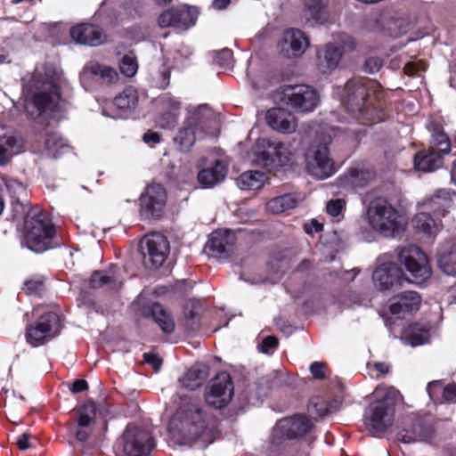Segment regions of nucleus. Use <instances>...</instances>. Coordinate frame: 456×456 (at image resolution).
I'll use <instances>...</instances> for the list:
<instances>
[{
  "label": "nucleus",
  "instance_id": "obj_1",
  "mask_svg": "<svg viewBox=\"0 0 456 456\" xmlns=\"http://www.w3.org/2000/svg\"><path fill=\"white\" fill-rule=\"evenodd\" d=\"M370 85L362 77L349 79L344 85V110L362 124L379 123L389 116L385 93L372 92Z\"/></svg>",
  "mask_w": 456,
  "mask_h": 456
},
{
  "label": "nucleus",
  "instance_id": "obj_2",
  "mask_svg": "<svg viewBox=\"0 0 456 456\" xmlns=\"http://www.w3.org/2000/svg\"><path fill=\"white\" fill-rule=\"evenodd\" d=\"M374 401L365 409L363 422L372 436L383 435L394 422L398 392L393 388L377 387Z\"/></svg>",
  "mask_w": 456,
  "mask_h": 456
},
{
  "label": "nucleus",
  "instance_id": "obj_3",
  "mask_svg": "<svg viewBox=\"0 0 456 456\" xmlns=\"http://www.w3.org/2000/svg\"><path fill=\"white\" fill-rule=\"evenodd\" d=\"M62 243L46 214L37 209H31L27 214L24 221L23 245L39 253Z\"/></svg>",
  "mask_w": 456,
  "mask_h": 456
},
{
  "label": "nucleus",
  "instance_id": "obj_4",
  "mask_svg": "<svg viewBox=\"0 0 456 456\" xmlns=\"http://www.w3.org/2000/svg\"><path fill=\"white\" fill-rule=\"evenodd\" d=\"M367 215L373 230L384 237L395 238L405 232L407 223L404 216L387 199L372 200Z\"/></svg>",
  "mask_w": 456,
  "mask_h": 456
},
{
  "label": "nucleus",
  "instance_id": "obj_5",
  "mask_svg": "<svg viewBox=\"0 0 456 456\" xmlns=\"http://www.w3.org/2000/svg\"><path fill=\"white\" fill-rule=\"evenodd\" d=\"M397 260L407 273H404V281L410 283L422 284L432 274L428 256L418 246L397 248Z\"/></svg>",
  "mask_w": 456,
  "mask_h": 456
},
{
  "label": "nucleus",
  "instance_id": "obj_6",
  "mask_svg": "<svg viewBox=\"0 0 456 456\" xmlns=\"http://www.w3.org/2000/svg\"><path fill=\"white\" fill-rule=\"evenodd\" d=\"M281 102L297 113L313 112L320 103L317 90L308 85L286 86L281 92Z\"/></svg>",
  "mask_w": 456,
  "mask_h": 456
},
{
  "label": "nucleus",
  "instance_id": "obj_7",
  "mask_svg": "<svg viewBox=\"0 0 456 456\" xmlns=\"http://www.w3.org/2000/svg\"><path fill=\"white\" fill-rule=\"evenodd\" d=\"M61 330L60 316L55 312H47L26 329L25 338L33 347L43 346L56 338Z\"/></svg>",
  "mask_w": 456,
  "mask_h": 456
},
{
  "label": "nucleus",
  "instance_id": "obj_8",
  "mask_svg": "<svg viewBox=\"0 0 456 456\" xmlns=\"http://www.w3.org/2000/svg\"><path fill=\"white\" fill-rule=\"evenodd\" d=\"M154 447L155 441L148 431L128 427L115 453L116 456H149Z\"/></svg>",
  "mask_w": 456,
  "mask_h": 456
},
{
  "label": "nucleus",
  "instance_id": "obj_9",
  "mask_svg": "<svg viewBox=\"0 0 456 456\" xmlns=\"http://www.w3.org/2000/svg\"><path fill=\"white\" fill-rule=\"evenodd\" d=\"M167 192L159 183H151L146 186L139 198V213L146 220L159 219L166 208Z\"/></svg>",
  "mask_w": 456,
  "mask_h": 456
},
{
  "label": "nucleus",
  "instance_id": "obj_10",
  "mask_svg": "<svg viewBox=\"0 0 456 456\" xmlns=\"http://www.w3.org/2000/svg\"><path fill=\"white\" fill-rule=\"evenodd\" d=\"M140 248L144 265L153 268L160 267L169 254L167 239L158 232L144 236Z\"/></svg>",
  "mask_w": 456,
  "mask_h": 456
},
{
  "label": "nucleus",
  "instance_id": "obj_11",
  "mask_svg": "<svg viewBox=\"0 0 456 456\" xmlns=\"http://www.w3.org/2000/svg\"><path fill=\"white\" fill-rule=\"evenodd\" d=\"M257 147L263 151L256 153V161L265 167H284L290 163L292 153L289 147L282 142H273L269 140L260 139Z\"/></svg>",
  "mask_w": 456,
  "mask_h": 456
},
{
  "label": "nucleus",
  "instance_id": "obj_12",
  "mask_svg": "<svg viewBox=\"0 0 456 456\" xmlns=\"http://www.w3.org/2000/svg\"><path fill=\"white\" fill-rule=\"evenodd\" d=\"M232 395L233 385L230 375L226 372L217 374L205 391L206 403L216 409L226 406Z\"/></svg>",
  "mask_w": 456,
  "mask_h": 456
},
{
  "label": "nucleus",
  "instance_id": "obj_13",
  "mask_svg": "<svg viewBox=\"0 0 456 456\" xmlns=\"http://www.w3.org/2000/svg\"><path fill=\"white\" fill-rule=\"evenodd\" d=\"M305 159L308 174L317 179H326L335 173L334 162L329 158L325 146L310 148L305 152Z\"/></svg>",
  "mask_w": 456,
  "mask_h": 456
},
{
  "label": "nucleus",
  "instance_id": "obj_14",
  "mask_svg": "<svg viewBox=\"0 0 456 456\" xmlns=\"http://www.w3.org/2000/svg\"><path fill=\"white\" fill-rule=\"evenodd\" d=\"M421 296L413 290H405L394 295L388 300V311L397 319H405L419 310Z\"/></svg>",
  "mask_w": 456,
  "mask_h": 456
},
{
  "label": "nucleus",
  "instance_id": "obj_15",
  "mask_svg": "<svg viewBox=\"0 0 456 456\" xmlns=\"http://www.w3.org/2000/svg\"><path fill=\"white\" fill-rule=\"evenodd\" d=\"M372 280L380 290H388L402 285L404 281V273L400 266L389 262L380 265L374 270Z\"/></svg>",
  "mask_w": 456,
  "mask_h": 456
},
{
  "label": "nucleus",
  "instance_id": "obj_16",
  "mask_svg": "<svg viewBox=\"0 0 456 456\" xmlns=\"http://www.w3.org/2000/svg\"><path fill=\"white\" fill-rule=\"evenodd\" d=\"M311 428L312 422L307 417L295 415L281 419L273 429V436L294 439L305 435Z\"/></svg>",
  "mask_w": 456,
  "mask_h": 456
},
{
  "label": "nucleus",
  "instance_id": "obj_17",
  "mask_svg": "<svg viewBox=\"0 0 456 456\" xmlns=\"http://www.w3.org/2000/svg\"><path fill=\"white\" fill-rule=\"evenodd\" d=\"M196 19L197 16L190 9L170 8L159 16L158 24L162 28L174 27L187 29L195 24Z\"/></svg>",
  "mask_w": 456,
  "mask_h": 456
},
{
  "label": "nucleus",
  "instance_id": "obj_18",
  "mask_svg": "<svg viewBox=\"0 0 456 456\" xmlns=\"http://www.w3.org/2000/svg\"><path fill=\"white\" fill-rule=\"evenodd\" d=\"M309 38L297 28H288L284 31L281 42V52L289 58L300 57L309 46Z\"/></svg>",
  "mask_w": 456,
  "mask_h": 456
},
{
  "label": "nucleus",
  "instance_id": "obj_19",
  "mask_svg": "<svg viewBox=\"0 0 456 456\" xmlns=\"http://www.w3.org/2000/svg\"><path fill=\"white\" fill-rule=\"evenodd\" d=\"M227 172V164L222 159H215L200 169L197 179L203 188H212L225 179Z\"/></svg>",
  "mask_w": 456,
  "mask_h": 456
},
{
  "label": "nucleus",
  "instance_id": "obj_20",
  "mask_svg": "<svg viewBox=\"0 0 456 456\" xmlns=\"http://www.w3.org/2000/svg\"><path fill=\"white\" fill-rule=\"evenodd\" d=\"M341 59L342 51L339 45L328 43L316 49V67L323 74L337 69Z\"/></svg>",
  "mask_w": 456,
  "mask_h": 456
},
{
  "label": "nucleus",
  "instance_id": "obj_21",
  "mask_svg": "<svg viewBox=\"0 0 456 456\" xmlns=\"http://www.w3.org/2000/svg\"><path fill=\"white\" fill-rule=\"evenodd\" d=\"M267 125L282 134H292L297 127V118L289 110L282 108H273L266 112Z\"/></svg>",
  "mask_w": 456,
  "mask_h": 456
},
{
  "label": "nucleus",
  "instance_id": "obj_22",
  "mask_svg": "<svg viewBox=\"0 0 456 456\" xmlns=\"http://www.w3.org/2000/svg\"><path fill=\"white\" fill-rule=\"evenodd\" d=\"M70 37L77 43L90 46L100 45L107 38L101 28L89 23H82L71 28Z\"/></svg>",
  "mask_w": 456,
  "mask_h": 456
},
{
  "label": "nucleus",
  "instance_id": "obj_23",
  "mask_svg": "<svg viewBox=\"0 0 456 456\" xmlns=\"http://www.w3.org/2000/svg\"><path fill=\"white\" fill-rule=\"evenodd\" d=\"M117 70L110 66L91 61L83 69L81 79L84 81H96L103 85H112L118 81Z\"/></svg>",
  "mask_w": 456,
  "mask_h": 456
},
{
  "label": "nucleus",
  "instance_id": "obj_24",
  "mask_svg": "<svg viewBox=\"0 0 456 456\" xmlns=\"http://www.w3.org/2000/svg\"><path fill=\"white\" fill-rule=\"evenodd\" d=\"M38 89L39 91L35 93L33 96V103L36 108L40 112L47 109L53 110L60 100L59 87L56 81L54 79L45 81L42 83Z\"/></svg>",
  "mask_w": 456,
  "mask_h": 456
},
{
  "label": "nucleus",
  "instance_id": "obj_25",
  "mask_svg": "<svg viewBox=\"0 0 456 456\" xmlns=\"http://www.w3.org/2000/svg\"><path fill=\"white\" fill-rule=\"evenodd\" d=\"M236 242V236L230 230H217L210 234L207 243L208 249L216 255H223L232 250Z\"/></svg>",
  "mask_w": 456,
  "mask_h": 456
},
{
  "label": "nucleus",
  "instance_id": "obj_26",
  "mask_svg": "<svg viewBox=\"0 0 456 456\" xmlns=\"http://www.w3.org/2000/svg\"><path fill=\"white\" fill-rule=\"evenodd\" d=\"M330 0H305L304 18L311 26L328 21L327 7Z\"/></svg>",
  "mask_w": 456,
  "mask_h": 456
},
{
  "label": "nucleus",
  "instance_id": "obj_27",
  "mask_svg": "<svg viewBox=\"0 0 456 456\" xmlns=\"http://www.w3.org/2000/svg\"><path fill=\"white\" fill-rule=\"evenodd\" d=\"M209 376V368L202 363L191 366L179 379L181 386L189 390L201 387Z\"/></svg>",
  "mask_w": 456,
  "mask_h": 456
},
{
  "label": "nucleus",
  "instance_id": "obj_28",
  "mask_svg": "<svg viewBox=\"0 0 456 456\" xmlns=\"http://www.w3.org/2000/svg\"><path fill=\"white\" fill-rule=\"evenodd\" d=\"M429 130L431 132V138L428 150L436 154H441L443 157L449 154L452 143L448 134L444 132L443 126L434 122L430 125Z\"/></svg>",
  "mask_w": 456,
  "mask_h": 456
},
{
  "label": "nucleus",
  "instance_id": "obj_29",
  "mask_svg": "<svg viewBox=\"0 0 456 456\" xmlns=\"http://www.w3.org/2000/svg\"><path fill=\"white\" fill-rule=\"evenodd\" d=\"M413 165L418 171L433 172L444 165V157L430 150H421L414 155Z\"/></svg>",
  "mask_w": 456,
  "mask_h": 456
},
{
  "label": "nucleus",
  "instance_id": "obj_30",
  "mask_svg": "<svg viewBox=\"0 0 456 456\" xmlns=\"http://www.w3.org/2000/svg\"><path fill=\"white\" fill-rule=\"evenodd\" d=\"M429 329L419 322L409 323L402 331V339L406 344L418 346L429 340Z\"/></svg>",
  "mask_w": 456,
  "mask_h": 456
},
{
  "label": "nucleus",
  "instance_id": "obj_31",
  "mask_svg": "<svg viewBox=\"0 0 456 456\" xmlns=\"http://www.w3.org/2000/svg\"><path fill=\"white\" fill-rule=\"evenodd\" d=\"M145 316H151L154 322L165 333H172L175 330V322L172 317L164 310L159 303H152L142 310Z\"/></svg>",
  "mask_w": 456,
  "mask_h": 456
},
{
  "label": "nucleus",
  "instance_id": "obj_32",
  "mask_svg": "<svg viewBox=\"0 0 456 456\" xmlns=\"http://www.w3.org/2000/svg\"><path fill=\"white\" fill-rule=\"evenodd\" d=\"M437 262L442 272L447 275L456 274V241L446 242L440 248Z\"/></svg>",
  "mask_w": 456,
  "mask_h": 456
},
{
  "label": "nucleus",
  "instance_id": "obj_33",
  "mask_svg": "<svg viewBox=\"0 0 456 456\" xmlns=\"http://www.w3.org/2000/svg\"><path fill=\"white\" fill-rule=\"evenodd\" d=\"M90 285L92 288L106 287L110 289H118L122 285V281L117 273L115 268L107 271H96L90 278Z\"/></svg>",
  "mask_w": 456,
  "mask_h": 456
},
{
  "label": "nucleus",
  "instance_id": "obj_34",
  "mask_svg": "<svg viewBox=\"0 0 456 456\" xmlns=\"http://www.w3.org/2000/svg\"><path fill=\"white\" fill-rule=\"evenodd\" d=\"M298 198L293 193H285L272 198L265 203V210L269 214L280 215L295 208L298 204Z\"/></svg>",
  "mask_w": 456,
  "mask_h": 456
},
{
  "label": "nucleus",
  "instance_id": "obj_35",
  "mask_svg": "<svg viewBox=\"0 0 456 456\" xmlns=\"http://www.w3.org/2000/svg\"><path fill=\"white\" fill-rule=\"evenodd\" d=\"M266 182V175L261 171H247L236 180L237 186L242 191H258Z\"/></svg>",
  "mask_w": 456,
  "mask_h": 456
},
{
  "label": "nucleus",
  "instance_id": "obj_36",
  "mask_svg": "<svg viewBox=\"0 0 456 456\" xmlns=\"http://www.w3.org/2000/svg\"><path fill=\"white\" fill-rule=\"evenodd\" d=\"M160 99L168 111L159 118L158 124L160 127L165 129L172 128L177 122L180 102L168 95H163Z\"/></svg>",
  "mask_w": 456,
  "mask_h": 456
},
{
  "label": "nucleus",
  "instance_id": "obj_37",
  "mask_svg": "<svg viewBox=\"0 0 456 456\" xmlns=\"http://www.w3.org/2000/svg\"><path fill=\"white\" fill-rule=\"evenodd\" d=\"M411 223L417 231L428 236H435L439 232L440 224L429 213L416 214Z\"/></svg>",
  "mask_w": 456,
  "mask_h": 456
},
{
  "label": "nucleus",
  "instance_id": "obj_38",
  "mask_svg": "<svg viewBox=\"0 0 456 456\" xmlns=\"http://www.w3.org/2000/svg\"><path fill=\"white\" fill-rule=\"evenodd\" d=\"M96 419V405L92 401H86L80 404L75 413V423L80 426H90L93 427L95 424Z\"/></svg>",
  "mask_w": 456,
  "mask_h": 456
},
{
  "label": "nucleus",
  "instance_id": "obj_39",
  "mask_svg": "<svg viewBox=\"0 0 456 456\" xmlns=\"http://www.w3.org/2000/svg\"><path fill=\"white\" fill-rule=\"evenodd\" d=\"M176 416L185 424L199 425L203 422V411L200 407L194 403H190L185 407L181 408Z\"/></svg>",
  "mask_w": 456,
  "mask_h": 456
},
{
  "label": "nucleus",
  "instance_id": "obj_40",
  "mask_svg": "<svg viewBox=\"0 0 456 456\" xmlns=\"http://www.w3.org/2000/svg\"><path fill=\"white\" fill-rule=\"evenodd\" d=\"M138 100L139 96L137 90L133 86H128L115 97L114 105L119 110H131L137 105Z\"/></svg>",
  "mask_w": 456,
  "mask_h": 456
},
{
  "label": "nucleus",
  "instance_id": "obj_41",
  "mask_svg": "<svg viewBox=\"0 0 456 456\" xmlns=\"http://www.w3.org/2000/svg\"><path fill=\"white\" fill-rule=\"evenodd\" d=\"M196 126H189L178 132L175 141L178 143L181 151H187L192 147L196 140Z\"/></svg>",
  "mask_w": 456,
  "mask_h": 456
},
{
  "label": "nucleus",
  "instance_id": "obj_42",
  "mask_svg": "<svg viewBox=\"0 0 456 456\" xmlns=\"http://www.w3.org/2000/svg\"><path fill=\"white\" fill-rule=\"evenodd\" d=\"M403 424L408 426L409 428H411L412 431H415L417 433H420L419 429L421 428L422 431H426L427 433L425 436H423V440H426L428 438H430L433 435L434 429L431 425L427 424L425 420L421 418L418 417H407Z\"/></svg>",
  "mask_w": 456,
  "mask_h": 456
},
{
  "label": "nucleus",
  "instance_id": "obj_43",
  "mask_svg": "<svg viewBox=\"0 0 456 456\" xmlns=\"http://www.w3.org/2000/svg\"><path fill=\"white\" fill-rule=\"evenodd\" d=\"M119 69L126 77H134L138 70L136 57L133 53L124 55L119 62Z\"/></svg>",
  "mask_w": 456,
  "mask_h": 456
},
{
  "label": "nucleus",
  "instance_id": "obj_44",
  "mask_svg": "<svg viewBox=\"0 0 456 456\" xmlns=\"http://www.w3.org/2000/svg\"><path fill=\"white\" fill-rule=\"evenodd\" d=\"M69 434L74 436L78 442H86L91 436L94 428L90 426H80L77 423L71 422L69 424Z\"/></svg>",
  "mask_w": 456,
  "mask_h": 456
},
{
  "label": "nucleus",
  "instance_id": "obj_45",
  "mask_svg": "<svg viewBox=\"0 0 456 456\" xmlns=\"http://www.w3.org/2000/svg\"><path fill=\"white\" fill-rule=\"evenodd\" d=\"M419 432L420 433L412 431L411 428H409L408 426L404 425V427H403L397 431L396 437L398 441L404 444L422 441L423 436H425L427 433H425L426 431H422L421 428L419 429Z\"/></svg>",
  "mask_w": 456,
  "mask_h": 456
},
{
  "label": "nucleus",
  "instance_id": "obj_46",
  "mask_svg": "<svg viewBox=\"0 0 456 456\" xmlns=\"http://www.w3.org/2000/svg\"><path fill=\"white\" fill-rule=\"evenodd\" d=\"M67 145L64 140L57 134L53 133L48 134L45 141V147L47 151L53 156H56L61 153V150Z\"/></svg>",
  "mask_w": 456,
  "mask_h": 456
},
{
  "label": "nucleus",
  "instance_id": "obj_47",
  "mask_svg": "<svg viewBox=\"0 0 456 456\" xmlns=\"http://www.w3.org/2000/svg\"><path fill=\"white\" fill-rule=\"evenodd\" d=\"M44 281L40 278H33L25 281L23 290L29 296H40L45 291Z\"/></svg>",
  "mask_w": 456,
  "mask_h": 456
},
{
  "label": "nucleus",
  "instance_id": "obj_48",
  "mask_svg": "<svg viewBox=\"0 0 456 456\" xmlns=\"http://www.w3.org/2000/svg\"><path fill=\"white\" fill-rule=\"evenodd\" d=\"M444 386L441 380H434L428 384L427 391L435 403H442V395Z\"/></svg>",
  "mask_w": 456,
  "mask_h": 456
},
{
  "label": "nucleus",
  "instance_id": "obj_49",
  "mask_svg": "<svg viewBox=\"0 0 456 456\" xmlns=\"http://www.w3.org/2000/svg\"><path fill=\"white\" fill-rule=\"evenodd\" d=\"M349 178L352 180V183L356 186H364L367 183V180L370 177V173L359 170L357 168H350L348 170Z\"/></svg>",
  "mask_w": 456,
  "mask_h": 456
},
{
  "label": "nucleus",
  "instance_id": "obj_50",
  "mask_svg": "<svg viewBox=\"0 0 456 456\" xmlns=\"http://www.w3.org/2000/svg\"><path fill=\"white\" fill-rule=\"evenodd\" d=\"M13 155L18 154L21 149L20 140L15 136H6L0 143Z\"/></svg>",
  "mask_w": 456,
  "mask_h": 456
},
{
  "label": "nucleus",
  "instance_id": "obj_51",
  "mask_svg": "<svg viewBox=\"0 0 456 456\" xmlns=\"http://www.w3.org/2000/svg\"><path fill=\"white\" fill-rule=\"evenodd\" d=\"M216 62L224 68H228L232 65L233 53L232 51L227 48L221 50L216 56Z\"/></svg>",
  "mask_w": 456,
  "mask_h": 456
},
{
  "label": "nucleus",
  "instance_id": "obj_52",
  "mask_svg": "<svg viewBox=\"0 0 456 456\" xmlns=\"http://www.w3.org/2000/svg\"><path fill=\"white\" fill-rule=\"evenodd\" d=\"M309 369L315 379H324L327 376V365L322 362H314Z\"/></svg>",
  "mask_w": 456,
  "mask_h": 456
},
{
  "label": "nucleus",
  "instance_id": "obj_53",
  "mask_svg": "<svg viewBox=\"0 0 456 456\" xmlns=\"http://www.w3.org/2000/svg\"><path fill=\"white\" fill-rule=\"evenodd\" d=\"M442 403H455L456 402V384H449L443 389Z\"/></svg>",
  "mask_w": 456,
  "mask_h": 456
},
{
  "label": "nucleus",
  "instance_id": "obj_54",
  "mask_svg": "<svg viewBox=\"0 0 456 456\" xmlns=\"http://www.w3.org/2000/svg\"><path fill=\"white\" fill-rule=\"evenodd\" d=\"M381 67L382 61L377 57H370L364 62V70L370 74L378 72Z\"/></svg>",
  "mask_w": 456,
  "mask_h": 456
},
{
  "label": "nucleus",
  "instance_id": "obj_55",
  "mask_svg": "<svg viewBox=\"0 0 456 456\" xmlns=\"http://www.w3.org/2000/svg\"><path fill=\"white\" fill-rule=\"evenodd\" d=\"M31 209H28V207L20 203V201H14L12 203V212H13V218L16 220H19L22 218L23 216L26 217L27 214Z\"/></svg>",
  "mask_w": 456,
  "mask_h": 456
},
{
  "label": "nucleus",
  "instance_id": "obj_56",
  "mask_svg": "<svg viewBox=\"0 0 456 456\" xmlns=\"http://www.w3.org/2000/svg\"><path fill=\"white\" fill-rule=\"evenodd\" d=\"M326 209L331 216H338L342 211V200H331L327 203Z\"/></svg>",
  "mask_w": 456,
  "mask_h": 456
},
{
  "label": "nucleus",
  "instance_id": "obj_57",
  "mask_svg": "<svg viewBox=\"0 0 456 456\" xmlns=\"http://www.w3.org/2000/svg\"><path fill=\"white\" fill-rule=\"evenodd\" d=\"M278 346V339L273 336H268L262 341L260 351L267 354L270 350Z\"/></svg>",
  "mask_w": 456,
  "mask_h": 456
},
{
  "label": "nucleus",
  "instance_id": "obj_58",
  "mask_svg": "<svg viewBox=\"0 0 456 456\" xmlns=\"http://www.w3.org/2000/svg\"><path fill=\"white\" fill-rule=\"evenodd\" d=\"M143 359H144V361H145L147 363H149V364L152 365V367L154 368V370H155L156 371H158V370L160 369L161 365H162V359H160V358H159L157 354H151V353L146 354V353H145V354H143Z\"/></svg>",
  "mask_w": 456,
  "mask_h": 456
},
{
  "label": "nucleus",
  "instance_id": "obj_59",
  "mask_svg": "<svg viewBox=\"0 0 456 456\" xmlns=\"http://www.w3.org/2000/svg\"><path fill=\"white\" fill-rule=\"evenodd\" d=\"M323 224L317 219H312L309 223L304 225V229L307 234L319 232L322 230Z\"/></svg>",
  "mask_w": 456,
  "mask_h": 456
},
{
  "label": "nucleus",
  "instance_id": "obj_60",
  "mask_svg": "<svg viewBox=\"0 0 456 456\" xmlns=\"http://www.w3.org/2000/svg\"><path fill=\"white\" fill-rule=\"evenodd\" d=\"M29 437L30 435L28 433H23L17 438L16 444L20 450L24 451L31 446Z\"/></svg>",
  "mask_w": 456,
  "mask_h": 456
},
{
  "label": "nucleus",
  "instance_id": "obj_61",
  "mask_svg": "<svg viewBox=\"0 0 456 456\" xmlns=\"http://www.w3.org/2000/svg\"><path fill=\"white\" fill-rule=\"evenodd\" d=\"M199 321V313L194 309L191 310L188 314H186V325L189 326L191 330H194V325Z\"/></svg>",
  "mask_w": 456,
  "mask_h": 456
},
{
  "label": "nucleus",
  "instance_id": "obj_62",
  "mask_svg": "<svg viewBox=\"0 0 456 456\" xmlns=\"http://www.w3.org/2000/svg\"><path fill=\"white\" fill-rule=\"evenodd\" d=\"M88 388V384L85 379H77L73 382L71 391L73 393H80Z\"/></svg>",
  "mask_w": 456,
  "mask_h": 456
},
{
  "label": "nucleus",
  "instance_id": "obj_63",
  "mask_svg": "<svg viewBox=\"0 0 456 456\" xmlns=\"http://www.w3.org/2000/svg\"><path fill=\"white\" fill-rule=\"evenodd\" d=\"M12 156L14 155L0 144V166L6 165Z\"/></svg>",
  "mask_w": 456,
  "mask_h": 456
},
{
  "label": "nucleus",
  "instance_id": "obj_64",
  "mask_svg": "<svg viewBox=\"0 0 456 456\" xmlns=\"http://www.w3.org/2000/svg\"><path fill=\"white\" fill-rule=\"evenodd\" d=\"M143 141L146 143H159L160 142V135L157 132L148 131L143 134Z\"/></svg>",
  "mask_w": 456,
  "mask_h": 456
}]
</instances>
